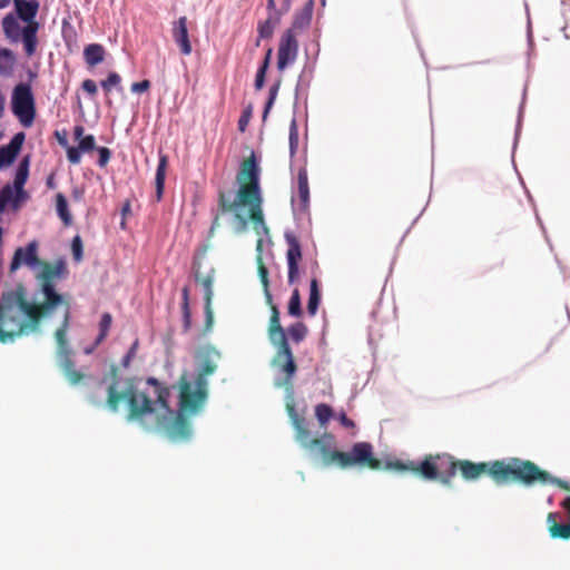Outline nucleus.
<instances>
[{"label":"nucleus","mask_w":570,"mask_h":570,"mask_svg":"<svg viewBox=\"0 0 570 570\" xmlns=\"http://www.w3.org/2000/svg\"><path fill=\"white\" fill-rule=\"evenodd\" d=\"M121 77L117 72H110L108 77L100 82L106 94H109L114 87L120 86Z\"/></svg>","instance_id":"nucleus-31"},{"label":"nucleus","mask_w":570,"mask_h":570,"mask_svg":"<svg viewBox=\"0 0 570 570\" xmlns=\"http://www.w3.org/2000/svg\"><path fill=\"white\" fill-rule=\"evenodd\" d=\"M272 53H273V49L268 48L267 51H266L264 61H263L261 67H263L265 69H268V66H269V62H271V58H272Z\"/></svg>","instance_id":"nucleus-48"},{"label":"nucleus","mask_w":570,"mask_h":570,"mask_svg":"<svg viewBox=\"0 0 570 570\" xmlns=\"http://www.w3.org/2000/svg\"><path fill=\"white\" fill-rule=\"evenodd\" d=\"M257 269L261 283L263 285L265 298L267 304H272V293L269 291V279H268V269L264 265L263 259L261 256L257 257Z\"/></svg>","instance_id":"nucleus-25"},{"label":"nucleus","mask_w":570,"mask_h":570,"mask_svg":"<svg viewBox=\"0 0 570 570\" xmlns=\"http://www.w3.org/2000/svg\"><path fill=\"white\" fill-rule=\"evenodd\" d=\"M195 278L204 288L206 327L209 328L213 324L212 299L214 295L213 284L215 271L210 269L206 275H200L198 272H195Z\"/></svg>","instance_id":"nucleus-12"},{"label":"nucleus","mask_w":570,"mask_h":570,"mask_svg":"<svg viewBox=\"0 0 570 570\" xmlns=\"http://www.w3.org/2000/svg\"><path fill=\"white\" fill-rule=\"evenodd\" d=\"M167 167H168V156L160 153L158 166L156 169V176H155L157 202H160L163 198V195H164Z\"/></svg>","instance_id":"nucleus-19"},{"label":"nucleus","mask_w":570,"mask_h":570,"mask_svg":"<svg viewBox=\"0 0 570 570\" xmlns=\"http://www.w3.org/2000/svg\"><path fill=\"white\" fill-rule=\"evenodd\" d=\"M173 38L179 46L180 52L184 56H189L193 51L191 43L189 41L187 18L180 17L173 26Z\"/></svg>","instance_id":"nucleus-14"},{"label":"nucleus","mask_w":570,"mask_h":570,"mask_svg":"<svg viewBox=\"0 0 570 570\" xmlns=\"http://www.w3.org/2000/svg\"><path fill=\"white\" fill-rule=\"evenodd\" d=\"M11 107L12 112L24 128L33 124L36 117L35 98L28 83H19L14 87Z\"/></svg>","instance_id":"nucleus-9"},{"label":"nucleus","mask_w":570,"mask_h":570,"mask_svg":"<svg viewBox=\"0 0 570 570\" xmlns=\"http://www.w3.org/2000/svg\"><path fill=\"white\" fill-rule=\"evenodd\" d=\"M17 155L18 154L14 153L8 146L1 147L0 148V168H2L3 166H7V165H10L11 163H13V160L17 157Z\"/></svg>","instance_id":"nucleus-32"},{"label":"nucleus","mask_w":570,"mask_h":570,"mask_svg":"<svg viewBox=\"0 0 570 570\" xmlns=\"http://www.w3.org/2000/svg\"><path fill=\"white\" fill-rule=\"evenodd\" d=\"M278 88H279V83H275L269 89V97H268V100L266 102V106H265V109H264V115L263 117L266 118L267 114L269 112V109L272 108L275 99H276V96H277V92H278Z\"/></svg>","instance_id":"nucleus-37"},{"label":"nucleus","mask_w":570,"mask_h":570,"mask_svg":"<svg viewBox=\"0 0 570 570\" xmlns=\"http://www.w3.org/2000/svg\"><path fill=\"white\" fill-rule=\"evenodd\" d=\"M314 4V0H308L304 7L295 13L292 26L287 30H293L297 36L301 31L307 29L312 21Z\"/></svg>","instance_id":"nucleus-15"},{"label":"nucleus","mask_w":570,"mask_h":570,"mask_svg":"<svg viewBox=\"0 0 570 570\" xmlns=\"http://www.w3.org/2000/svg\"><path fill=\"white\" fill-rule=\"evenodd\" d=\"M2 31L10 43L23 45V51L27 57H32L38 47V31L40 23L22 22L20 18L8 13L1 21Z\"/></svg>","instance_id":"nucleus-7"},{"label":"nucleus","mask_w":570,"mask_h":570,"mask_svg":"<svg viewBox=\"0 0 570 570\" xmlns=\"http://www.w3.org/2000/svg\"><path fill=\"white\" fill-rule=\"evenodd\" d=\"M71 249L73 254V258L77 262H80L82 259V242L79 236L73 237L71 243Z\"/></svg>","instance_id":"nucleus-36"},{"label":"nucleus","mask_w":570,"mask_h":570,"mask_svg":"<svg viewBox=\"0 0 570 570\" xmlns=\"http://www.w3.org/2000/svg\"><path fill=\"white\" fill-rule=\"evenodd\" d=\"M252 117V106L245 108L242 112V116L238 119V130L244 132L248 126L249 119Z\"/></svg>","instance_id":"nucleus-35"},{"label":"nucleus","mask_w":570,"mask_h":570,"mask_svg":"<svg viewBox=\"0 0 570 570\" xmlns=\"http://www.w3.org/2000/svg\"><path fill=\"white\" fill-rule=\"evenodd\" d=\"M81 150L80 148L77 146V147H69L67 149V158L68 160L73 164V165H77L81 161Z\"/></svg>","instance_id":"nucleus-39"},{"label":"nucleus","mask_w":570,"mask_h":570,"mask_svg":"<svg viewBox=\"0 0 570 570\" xmlns=\"http://www.w3.org/2000/svg\"><path fill=\"white\" fill-rule=\"evenodd\" d=\"M13 198V188L12 186L10 185H6L1 190H0V213H2L7 205L9 204V202H11Z\"/></svg>","instance_id":"nucleus-33"},{"label":"nucleus","mask_w":570,"mask_h":570,"mask_svg":"<svg viewBox=\"0 0 570 570\" xmlns=\"http://www.w3.org/2000/svg\"><path fill=\"white\" fill-rule=\"evenodd\" d=\"M291 7H292V0H283L282 7L278 10H279V12H282V16H283L291 10Z\"/></svg>","instance_id":"nucleus-49"},{"label":"nucleus","mask_w":570,"mask_h":570,"mask_svg":"<svg viewBox=\"0 0 570 570\" xmlns=\"http://www.w3.org/2000/svg\"><path fill=\"white\" fill-rule=\"evenodd\" d=\"M129 213H130V202H129V200H127V202L124 204L122 208H121V215H122V220H121V223H120L121 228H125V225H126V220H125V219H126V216H127Z\"/></svg>","instance_id":"nucleus-47"},{"label":"nucleus","mask_w":570,"mask_h":570,"mask_svg":"<svg viewBox=\"0 0 570 570\" xmlns=\"http://www.w3.org/2000/svg\"><path fill=\"white\" fill-rule=\"evenodd\" d=\"M286 410L295 430V441L303 449L320 458L325 466L384 469L400 474L413 473L419 475V463L411 460L392 459L386 460L383 464L381 460L374 456L373 445L368 442H357L348 452L340 451L336 449V440L332 433L324 432L321 436L313 435L308 422L296 412L293 403H287Z\"/></svg>","instance_id":"nucleus-4"},{"label":"nucleus","mask_w":570,"mask_h":570,"mask_svg":"<svg viewBox=\"0 0 570 570\" xmlns=\"http://www.w3.org/2000/svg\"><path fill=\"white\" fill-rule=\"evenodd\" d=\"M298 144V134L295 121H292L291 130H289V147L292 154L295 153Z\"/></svg>","instance_id":"nucleus-40"},{"label":"nucleus","mask_w":570,"mask_h":570,"mask_svg":"<svg viewBox=\"0 0 570 570\" xmlns=\"http://www.w3.org/2000/svg\"><path fill=\"white\" fill-rule=\"evenodd\" d=\"M320 302L321 293L318 288V281L316 278H312L309 287V297L307 303V312L309 315L314 316L316 314Z\"/></svg>","instance_id":"nucleus-24"},{"label":"nucleus","mask_w":570,"mask_h":570,"mask_svg":"<svg viewBox=\"0 0 570 570\" xmlns=\"http://www.w3.org/2000/svg\"><path fill=\"white\" fill-rule=\"evenodd\" d=\"M297 195L301 206L305 209L309 203V186L306 168H299L297 173Z\"/></svg>","instance_id":"nucleus-21"},{"label":"nucleus","mask_w":570,"mask_h":570,"mask_svg":"<svg viewBox=\"0 0 570 570\" xmlns=\"http://www.w3.org/2000/svg\"><path fill=\"white\" fill-rule=\"evenodd\" d=\"M29 175V161L28 159H23L16 171L14 180H13V188L16 190V198L14 202L17 203L20 198L24 197L26 193L23 190V186L28 179Z\"/></svg>","instance_id":"nucleus-17"},{"label":"nucleus","mask_w":570,"mask_h":570,"mask_svg":"<svg viewBox=\"0 0 570 570\" xmlns=\"http://www.w3.org/2000/svg\"><path fill=\"white\" fill-rule=\"evenodd\" d=\"M298 55V41L293 30H285L279 39L277 51V69L283 71L292 65Z\"/></svg>","instance_id":"nucleus-10"},{"label":"nucleus","mask_w":570,"mask_h":570,"mask_svg":"<svg viewBox=\"0 0 570 570\" xmlns=\"http://www.w3.org/2000/svg\"><path fill=\"white\" fill-rule=\"evenodd\" d=\"M85 128L82 126H76L73 129V136L76 139L80 140L83 136Z\"/></svg>","instance_id":"nucleus-51"},{"label":"nucleus","mask_w":570,"mask_h":570,"mask_svg":"<svg viewBox=\"0 0 570 570\" xmlns=\"http://www.w3.org/2000/svg\"><path fill=\"white\" fill-rule=\"evenodd\" d=\"M315 416L322 429H326L330 420L334 416L333 409L325 403H320L315 406Z\"/></svg>","instance_id":"nucleus-26"},{"label":"nucleus","mask_w":570,"mask_h":570,"mask_svg":"<svg viewBox=\"0 0 570 570\" xmlns=\"http://www.w3.org/2000/svg\"><path fill=\"white\" fill-rule=\"evenodd\" d=\"M56 209L63 225L70 226L72 224V216L69 212L67 199L61 193L56 196Z\"/></svg>","instance_id":"nucleus-23"},{"label":"nucleus","mask_w":570,"mask_h":570,"mask_svg":"<svg viewBox=\"0 0 570 570\" xmlns=\"http://www.w3.org/2000/svg\"><path fill=\"white\" fill-rule=\"evenodd\" d=\"M288 245L286 261L288 266V283L294 284L299 277V262L302 261V248L297 237L293 234H285Z\"/></svg>","instance_id":"nucleus-11"},{"label":"nucleus","mask_w":570,"mask_h":570,"mask_svg":"<svg viewBox=\"0 0 570 570\" xmlns=\"http://www.w3.org/2000/svg\"><path fill=\"white\" fill-rule=\"evenodd\" d=\"M266 71H267V69L259 67L257 73H256L255 88L257 90H261L264 86Z\"/></svg>","instance_id":"nucleus-44"},{"label":"nucleus","mask_w":570,"mask_h":570,"mask_svg":"<svg viewBox=\"0 0 570 570\" xmlns=\"http://www.w3.org/2000/svg\"><path fill=\"white\" fill-rule=\"evenodd\" d=\"M181 309H183V318H184V327L188 330L190 327V309H189V289L188 287H184L181 291Z\"/></svg>","instance_id":"nucleus-30"},{"label":"nucleus","mask_w":570,"mask_h":570,"mask_svg":"<svg viewBox=\"0 0 570 570\" xmlns=\"http://www.w3.org/2000/svg\"><path fill=\"white\" fill-rule=\"evenodd\" d=\"M111 323V315L109 313H104L99 322V335L96 338V345L100 344L107 337Z\"/></svg>","instance_id":"nucleus-29"},{"label":"nucleus","mask_w":570,"mask_h":570,"mask_svg":"<svg viewBox=\"0 0 570 570\" xmlns=\"http://www.w3.org/2000/svg\"><path fill=\"white\" fill-rule=\"evenodd\" d=\"M24 139V134L23 132H19L12 139L11 141L9 142V145H7L9 148H11L14 153H19L20 148H21V145H22V141Z\"/></svg>","instance_id":"nucleus-41"},{"label":"nucleus","mask_w":570,"mask_h":570,"mask_svg":"<svg viewBox=\"0 0 570 570\" xmlns=\"http://www.w3.org/2000/svg\"><path fill=\"white\" fill-rule=\"evenodd\" d=\"M458 472V460L449 453L425 455L419 462V475L425 480H439L444 485H451Z\"/></svg>","instance_id":"nucleus-8"},{"label":"nucleus","mask_w":570,"mask_h":570,"mask_svg":"<svg viewBox=\"0 0 570 570\" xmlns=\"http://www.w3.org/2000/svg\"><path fill=\"white\" fill-rule=\"evenodd\" d=\"M137 347H138V341H135L134 344L131 345V347L129 348L128 353L122 358V365L125 367L129 366L132 357L136 354Z\"/></svg>","instance_id":"nucleus-45"},{"label":"nucleus","mask_w":570,"mask_h":570,"mask_svg":"<svg viewBox=\"0 0 570 570\" xmlns=\"http://www.w3.org/2000/svg\"><path fill=\"white\" fill-rule=\"evenodd\" d=\"M106 50L99 43H90L83 49V58L89 67H95L105 60Z\"/></svg>","instance_id":"nucleus-20"},{"label":"nucleus","mask_w":570,"mask_h":570,"mask_svg":"<svg viewBox=\"0 0 570 570\" xmlns=\"http://www.w3.org/2000/svg\"><path fill=\"white\" fill-rule=\"evenodd\" d=\"M557 513L550 512L547 518L548 530L553 539H570V523H558Z\"/></svg>","instance_id":"nucleus-18"},{"label":"nucleus","mask_w":570,"mask_h":570,"mask_svg":"<svg viewBox=\"0 0 570 570\" xmlns=\"http://www.w3.org/2000/svg\"><path fill=\"white\" fill-rule=\"evenodd\" d=\"M150 88V81L149 80H142L139 82H134L130 87L132 92L141 94L144 91H147Z\"/></svg>","instance_id":"nucleus-43"},{"label":"nucleus","mask_w":570,"mask_h":570,"mask_svg":"<svg viewBox=\"0 0 570 570\" xmlns=\"http://www.w3.org/2000/svg\"><path fill=\"white\" fill-rule=\"evenodd\" d=\"M287 311L288 314L294 317H299L302 315L301 294L298 288L293 291L288 301Z\"/></svg>","instance_id":"nucleus-28"},{"label":"nucleus","mask_w":570,"mask_h":570,"mask_svg":"<svg viewBox=\"0 0 570 570\" xmlns=\"http://www.w3.org/2000/svg\"><path fill=\"white\" fill-rule=\"evenodd\" d=\"M282 19V12H275L268 14L264 21H259L257 24L258 39L256 46H259L261 39H269L273 37L275 28L279 24Z\"/></svg>","instance_id":"nucleus-16"},{"label":"nucleus","mask_w":570,"mask_h":570,"mask_svg":"<svg viewBox=\"0 0 570 570\" xmlns=\"http://www.w3.org/2000/svg\"><path fill=\"white\" fill-rule=\"evenodd\" d=\"M267 10H268V14H274L275 12H279V10L276 8L275 0H267Z\"/></svg>","instance_id":"nucleus-50"},{"label":"nucleus","mask_w":570,"mask_h":570,"mask_svg":"<svg viewBox=\"0 0 570 570\" xmlns=\"http://www.w3.org/2000/svg\"><path fill=\"white\" fill-rule=\"evenodd\" d=\"M81 88L90 96H95L98 91L97 85L92 79L83 80Z\"/></svg>","instance_id":"nucleus-42"},{"label":"nucleus","mask_w":570,"mask_h":570,"mask_svg":"<svg viewBox=\"0 0 570 570\" xmlns=\"http://www.w3.org/2000/svg\"><path fill=\"white\" fill-rule=\"evenodd\" d=\"M238 189L234 195L232 190L219 188L217 191V206L212 210L213 220L208 235L229 227L236 235L244 234L248 224L259 237L258 247L262 245V237L269 234V228L264 216V197L261 187V167L254 151L244 158L236 174Z\"/></svg>","instance_id":"nucleus-3"},{"label":"nucleus","mask_w":570,"mask_h":570,"mask_svg":"<svg viewBox=\"0 0 570 570\" xmlns=\"http://www.w3.org/2000/svg\"><path fill=\"white\" fill-rule=\"evenodd\" d=\"M337 419H338L340 423L344 428H346V429H354L355 428L354 421L348 419L347 415L344 412L340 413Z\"/></svg>","instance_id":"nucleus-46"},{"label":"nucleus","mask_w":570,"mask_h":570,"mask_svg":"<svg viewBox=\"0 0 570 570\" xmlns=\"http://www.w3.org/2000/svg\"><path fill=\"white\" fill-rule=\"evenodd\" d=\"M78 147L82 153H89L96 149V140L92 135H87L79 140Z\"/></svg>","instance_id":"nucleus-34"},{"label":"nucleus","mask_w":570,"mask_h":570,"mask_svg":"<svg viewBox=\"0 0 570 570\" xmlns=\"http://www.w3.org/2000/svg\"><path fill=\"white\" fill-rule=\"evenodd\" d=\"M16 56L8 48H0V76H11L16 65Z\"/></svg>","instance_id":"nucleus-22"},{"label":"nucleus","mask_w":570,"mask_h":570,"mask_svg":"<svg viewBox=\"0 0 570 570\" xmlns=\"http://www.w3.org/2000/svg\"><path fill=\"white\" fill-rule=\"evenodd\" d=\"M97 151L99 154L98 165L99 167L104 168L110 160L111 151L107 147H99L97 148Z\"/></svg>","instance_id":"nucleus-38"},{"label":"nucleus","mask_w":570,"mask_h":570,"mask_svg":"<svg viewBox=\"0 0 570 570\" xmlns=\"http://www.w3.org/2000/svg\"><path fill=\"white\" fill-rule=\"evenodd\" d=\"M196 357L199 368L195 379V389L186 376L179 380V412L174 415L169 407V390L158 385L156 379H148V383L156 386L157 399L153 400L140 391L134 379H122L118 368L112 366L110 377L99 380L88 392V400L95 406H102L116 413L125 404L128 422H137L145 429L151 426L165 429L171 440H186L191 434L187 414L197 413L207 399V376L217 370L220 352L207 345L198 350Z\"/></svg>","instance_id":"nucleus-1"},{"label":"nucleus","mask_w":570,"mask_h":570,"mask_svg":"<svg viewBox=\"0 0 570 570\" xmlns=\"http://www.w3.org/2000/svg\"><path fill=\"white\" fill-rule=\"evenodd\" d=\"M286 333L293 342L299 343L306 337L308 330L304 323L296 322L287 328Z\"/></svg>","instance_id":"nucleus-27"},{"label":"nucleus","mask_w":570,"mask_h":570,"mask_svg":"<svg viewBox=\"0 0 570 570\" xmlns=\"http://www.w3.org/2000/svg\"><path fill=\"white\" fill-rule=\"evenodd\" d=\"M268 305L271 306L268 338L276 347V353L273 357L272 364L284 374V376L275 384L292 394L294 391V377L297 371V365L286 336V331L281 324L279 311L275 304L272 303Z\"/></svg>","instance_id":"nucleus-6"},{"label":"nucleus","mask_w":570,"mask_h":570,"mask_svg":"<svg viewBox=\"0 0 570 570\" xmlns=\"http://www.w3.org/2000/svg\"><path fill=\"white\" fill-rule=\"evenodd\" d=\"M458 471L466 481L476 480L487 473L498 485L519 482L530 487L535 484V479L544 475L534 462L519 458H511L509 461L495 460L480 463L458 460Z\"/></svg>","instance_id":"nucleus-5"},{"label":"nucleus","mask_w":570,"mask_h":570,"mask_svg":"<svg viewBox=\"0 0 570 570\" xmlns=\"http://www.w3.org/2000/svg\"><path fill=\"white\" fill-rule=\"evenodd\" d=\"M14 11L11 13L22 22L39 23L36 18L39 11L38 0H13Z\"/></svg>","instance_id":"nucleus-13"},{"label":"nucleus","mask_w":570,"mask_h":570,"mask_svg":"<svg viewBox=\"0 0 570 570\" xmlns=\"http://www.w3.org/2000/svg\"><path fill=\"white\" fill-rule=\"evenodd\" d=\"M24 264L30 268L41 267L36 275L38 293L42 295L39 302L28 297L23 284H17L14 288L4 291L0 295V343L13 342L16 338L40 331L42 321L50 318L61 311L62 320L55 332L57 342V356L59 365L70 384H79L85 375L75 368L71 358L72 351L69 346L67 334L70 327L71 306L69 299L56 291V282L67 274V266L62 259L49 263L38 257V243L30 242L24 247L14 250L9 271L14 273Z\"/></svg>","instance_id":"nucleus-2"}]
</instances>
